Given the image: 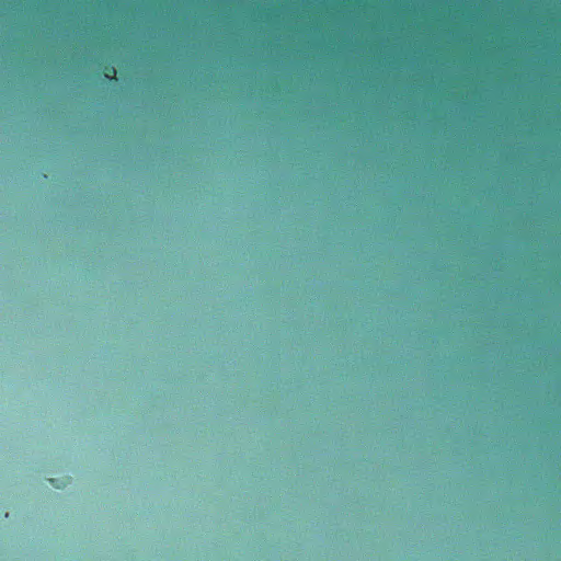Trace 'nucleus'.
<instances>
[{"mask_svg": "<svg viewBox=\"0 0 561 561\" xmlns=\"http://www.w3.org/2000/svg\"><path fill=\"white\" fill-rule=\"evenodd\" d=\"M104 75L107 79L110 80H115L116 79V69L114 66L112 65H106L104 67Z\"/></svg>", "mask_w": 561, "mask_h": 561, "instance_id": "nucleus-1", "label": "nucleus"}]
</instances>
